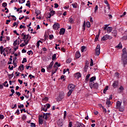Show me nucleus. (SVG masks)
Returning a JSON list of instances; mask_svg holds the SVG:
<instances>
[{"label": "nucleus", "mask_w": 127, "mask_h": 127, "mask_svg": "<svg viewBox=\"0 0 127 127\" xmlns=\"http://www.w3.org/2000/svg\"><path fill=\"white\" fill-rule=\"evenodd\" d=\"M123 53L122 56V60L124 67H126L127 64V48H124L122 50Z\"/></svg>", "instance_id": "f257e3e1"}, {"label": "nucleus", "mask_w": 127, "mask_h": 127, "mask_svg": "<svg viewBox=\"0 0 127 127\" xmlns=\"http://www.w3.org/2000/svg\"><path fill=\"white\" fill-rule=\"evenodd\" d=\"M75 87L76 86L74 84H69L67 87V89L69 90V91L67 93L68 97H70V96H71V94L73 93V91L75 90Z\"/></svg>", "instance_id": "f03ea898"}, {"label": "nucleus", "mask_w": 127, "mask_h": 127, "mask_svg": "<svg viewBox=\"0 0 127 127\" xmlns=\"http://www.w3.org/2000/svg\"><path fill=\"white\" fill-rule=\"evenodd\" d=\"M121 106H122V102L120 101L117 102V107L116 109H119L120 112H124L125 111V107L121 108Z\"/></svg>", "instance_id": "7ed1b4c3"}, {"label": "nucleus", "mask_w": 127, "mask_h": 127, "mask_svg": "<svg viewBox=\"0 0 127 127\" xmlns=\"http://www.w3.org/2000/svg\"><path fill=\"white\" fill-rule=\"evenodd\" d=\"M89 86L91 89H96V90H98L99 88V84H98V83H89Z\"/></svg>", "instance_id": "20e7f679"}, {"label": "nucleus", "mask_w": 127, "mask_h": 127, "mask_svg": "<svg viewBox=\"0 0 127 127\" xmlns=\"http://www.w3.org/2000/svg\"><path fill=\"white\" fill-rule=\"evenodd\" d=\"M95 53L96 55H97V56H99V55H100V53H101V47L100 46V44L97 45V47L95 49Z\"/></svg>", "instance_id": "39448f33"}, {"label": "nucleus", "mask_w": 127, "mask_h": 127, "mask_svg": "<svg viewBox=\"0 0 127 127\" xmlns=\"http://www.w3.org/2000/svg\"><path fill=\"white\" fill-rule=\"evenodd\" d=\"M113 37L109 35H105L102 38L101 40H103V41H105V40H108V39H112Z\"/></svg>", "instance_id": "423d86ee"}, {"label": "nucleus", "mask_w": 127, "mask_h": 127, "mask_svg": "<svg viewBox=\"0 0 127 127\" xmlns=\"http://www.w3.org/2000/svg\"><path fill=\"white\" fill-rule=\"evenodd\" d=\"M53 64H54V62L52 61L48 66H47L48 72H49V73L51 72V69H52V66H53Z\"/></svg>", "instance_id": "0eeeda50"}, {"label": "nucleus", "mask_w": 127, "mask_h": 127, "mask_svg": "<svg viewBox=\"0 0 127 127\" xmlns=\"http://www.w3.org/2000/svg\"><path fill=\"white\" fill-rule=\"evenodd\" d=\"M53 28L55 30H57V29H59V28H60V24L58 23H55L53 26Z\"/></svg>", "instance_id": "6e6552de"}, {"label": "nucleus", "mask_w": 127, "mask_h": 127, "mask_svg": "<svg viewBox=\"0 0 127 127\" xmlns=\"http://www.w3.org/2000/svg\"><path fill=\"white\" fill-rule=\"evenodd\" d=\"M50 108V104H46L44 107H42L43 111L44 112H47V110Z\"/></svg>", "instance_id": "1a4fd4ad"}, {"label": "nucleus", "mask_w": 127, "mask_h": 127, "mask_svg": "<svg viewBox=\"0 0 127 127\" xmlns=\"http://www.w3.org/2000/svg\"><path fill=\"white\" fill-rule=\"evenodd\" d=\"M64 123V121L63 120V119H60L57 122V125L58 127H62L63 126Z\"/></svg>", "instance_id": "9d476101"}, {"label": "nucleus", "mask_w": 127, "mask_h": 127, "mask_svg": "<svg viewBox=\"0 0 127 127\" xmlns=\"http://www.w3.org/2000/svg\"><path fill=\"white\" fill-rule=\"evenodd\" d=\"M119 85V81H114L113 83V88H117Z\"/></svg>", "instance_id": "9b49d317"}, {"label": "nucleus", "mask_w": 127, "mask_h": 127, "mask_svg": "<svg viewBox=\"0 0 127 127\" xmlns=\"http://www.w3.org/2000/svg\"><path fill=\"white\" fill-rule=\"evenodd\" d=\"M60 35H63L65 33V28H62L60 29Z\"/></svg>", "instance_id": "f8f14e48"}, {"label": "nucleus", "mask_w": 127, "mask_h": 127, "mask_svg": "<svg viewBox=\"0 0 127 127\" xmlns=\"http://www.w3.org/2000/svg\"><path fill=\"white\" fill-rule=\"evenodd\" d=\"M81 76L82 75H81V73H80L79 72H77V73H75V74H74V78L79 79V78H81Z\"/></svg>", "instance_id": "ddd939ff"}, {"label": "nucleus", "mask_w": 127, "mask_h": 127, "mask_svg": "<svg viewBox=\"0 0 127 127\" xmlns=\"http://www.w3.org/2000/svg\"><path fill=\"white\" fill-rule=\"evenodd\" d=\"M106 104L108 106V108L111 107V100L109 98L107 99Z\"/></svg>", "instance_id": "4468645a"}, {"label": "nucleus", "mask_w": 127, "mask_h": 127, "mask_svg": "<svg viewBox=\"0 0 127 127\" xmlns=\"http://www.w3.org/2000/svg\"><path fill=\"white\" fill-rule=\"evenodd\" d=\"M107 33H111L113 31V27H108L107 29Z\"/></svg>", "instance_id": "2eb2a0df"}, {"label": "nucleus", "mask_w": 127, "mask_h": 127, "mask_svg": "<svg viewBox=\"0 0 127 127\" xmlns=\"http://www.w3.org/2000/svg\"><path fill=\"white\" fill-rule=\"evenodd\" d=\"M112 34H113V36H115V37H116L117 35L118 34V32L117 31V30H116V29L113 30L112 32Z\"/></svg>", "instance_id": "dca6fc26"}, {"label": "nucleus", "mask_w": 127, "mask_h": 127, "mask_svg": "<svg viewBox=\"0 0 127 127\" xmlns=\"http://www.w3.org/2000/svg\"><path fill=\"white\" fill-rule=\"evenodd\" d=\"M68 21L70 23H74V21H75V20L72 18V17H70L68 18Z\"/></svg>", "instance_id": "f3484780"}, {"label": "nucleus", "mask_w": 127, "mask_h": 127, "mask_svg": "<svg viewBox=\"0 0 127 127\" xmlns=\"http://www.w3.org/2000/svg\"><path fill=\"white\" fill-rule=\"evenodd\" d=\"M94 81H96V76H92L91 77L89 83H93Z\"/></svg>", "instance_id": "a211bd4d"}, {"label": "nucleus", "mask_w": 127, "mask_h": 127, "mask_svg": "<svg viewBox=\"0 0 127 127\" xmlns=\"http://www.w3.org/2000/svg\"><path fill=\"white\" fill-rule=\"evenodd\" d=\"M76 58H80L81 57V54H80V52H76L75 54Z\"/></svg>", "instance_id": "6ab92c4d"}, {"label": "nucleus", "mask_w": 127, "mask_h": 127, "mask_svg": "<svg viewBox=\"0 0 127 127\" xmlns=\"http://www.w3.org/2000/svg\"><path fill=\"white\" fill-rule=\"evenodd\" d=\"M18 69L20 70L21 72H22V71L24 70V66L23 65V64H21L20 66H19Z\"/></svg>", "instance_id": "aec40b11"}, {"label": "nucleus", "mask_w": 127, "mask_h": 127, "mask_svg": "<svg viewBox=\"0 0 127 127\" xmlns=\"http://www.w3.org/2000/svg\"><path fill=\"white\" fill-rule=\"evenodd\" d=\"M39 125H43V119L39 118Z\"/></svg>", "instance_id": "412c9836"}, {"label": "nucleus", "mask_w": 127, "mask_h": 127, "mask_svg": "<svg viewBox=\"0 0 127 127\" xmlns=\"http://www.w3.org/2000/svg\"><path fill=\"white\" fill-rule=\"evenodd\" d=\"M0 52L1 54H2L3 53V52H4V49H3V46H1L0 47Z\"/></svg>", "instance_id": "4be33fe9"}, {"label": "nucleus", "mask_w": 127, "mask_h": 127, "mask_svg": "<svg viewBox=\"0 0 127 127\" xmlns=\"http://www.w3.org/2000/svg\"><path fill=\"white\" fill-rule=\"evenodd\" d=\"M100 36V32H99V34L96 36L94 41L95 42H97L98 41V39H99V37Z\"/></svg>", "instance_id": "5701e85b"}, {"label": "nucleus", "mask_w": 127, "mask_h": 127, "mask_svg": "<svg viewBox=\"0 0 127 127\" xmlns=\"http://www.w3.org/2000/svg\"><path fill=\"white\" fill-rule=\"evenodd\" d=\"M21 36L22 37H23V38H22V39H23V40H25V39H26V35H25V34H24V33H22V34H21Z\"/></svg>", "instance_id": "b1692460"}, {"label": "nucleus", "mask_w": 127, "mask_h": 127, "mask_svg": "<svg viewBox=\"0 0 127 127\" xmlns=\"http://www.w3.org/2000/svg\"><path fill=\"white\" fill-rule=\"evenodd\" d=\"M116 48H118L119 49L122 48V43H120L117 46H116Z\"/></svg>", "instance_id": "393cba45"}, {"label": "nucleus", "mask_w": 127, "mask_h": 127, "mask_svg": "<svg viewBox=\"0 0 127 127\" xmlns=\"http://www.w3.org/2000/svg\"><path fill=\"white\" fill-rule=\"evenodd\" d=\"M107 90H109V86H106V87L104 88L103 90V93L106 94Z\"/></svg>", "instance_id": "a878e982"}, {"label": "nucleus", "mask_w": 127, "mask_h": 127, "mask_svg": "<svg viewBox=\"0 0 127 127\" xmlns=\"http://www.w3.org/2000/svg\"><path fill=\"white\" fill-rule=\"evenodd\" d=\"M104 2L105 4L107 5V6H108L109 9H110V5L109 4V2H108V0H105Z\"/></svg>", "instance_id": "bb28decb"}, {"label": "nucleus", "mask_w": 127, "mask_h": 127, "mask_svg": "<svg viewBox=\"0 0 127 127\" xmlns=\"http://www.w3.org/2000/svg\"><path fill=\"white\" fill-rule=\"evenodd\" d=\"M119 90H120L119 93H123V91H124V87H123V86H121L119 88Z\"/></svg>", "instance_id": "cd10ccee"}, {"label": "nucleus", "mask_w": 127, "mask_h": 127, "mask_svg": "<svg viewBox=\"0 0 127 127\" xmlns=\"http://www.w3.org/2000/svg\"><path fill=\"white\" fill-rule=\"evenodd\" d=\"M90 74H88L86 76V78H85V80L88 81H89V78H90Z\"/></svg>", "instance_id": "c85d7f7f"}, {"label": "nucleus", "mask_w": 127, "mask_h": 127, "mask_svg": "<svg viewBox=\"0 0 127 127\" xmlns=\"http://www.w3.org/2000/svg\"><path fill=\"white\" fill-rule=\"evenodd\" d=\"M9 80H11V79H12V77H13V73H12L11 74H8Z\"/></svg>", "instance_id": "c756f323"}, {"label": "nucleus", "mask_w": 127, "mask_h": 127, "mask_svg": "<svg viewBox=\"0 0 127 127\" xmlns=\"http://www.w3.org/2000/svg\"><path fill=\"white\" fill-rule=\"evenodd\" d=\"M86 24L87 27H88V28H90V27L91 26V23L90 22H87Z\"/></svg>", "instance_id": "7c9ffc66"}, {"label": "nucleus", "mask_w": 127, "mask_h": 127, "mask_svg": "<svg viewBox=\"0 0 127 127\" xmlns=\"http://www.w3.org/2000/svg\"><path fill=\"white\" fill-rule=\"evenodd\" d=\"M47 18H51V13H47Z\"/></svg>", "instance_id": "2f4dec72"}, {"label": "nucleus", "mask_w": 127, "mask_h": 127, "mask_svg": "<svg viewBox=\"0 0 127 127\" xmlns=\"http://www.w3.org/2000/svg\"><path fill=\"white\" fill-rule=\"evenodd\" d=\"M49 13H51V16H53V15L55 14V11H54V10H51V11H50V12H49Z\"/></svg>", "instance_id": "473e14b6"}, {"label": "nucleus", "mask_w": 127, "mask_h": 127, "mask_svg": "<svg viewBox=\"0 0 127 127\" xmlns=\"http://www.w3.org/2000/svg\"><path fill=\"white\" fill-rule=\"evenodd\" d=\"M12 59L9 58V62L7 63L8 65H9V64H12Z\"/></svg>", "instance_id": "72a5a7b5"}, {"label": "nucleus", "mask_w": 127, "mask_h": 127, "mask_svg": "<svg viewBox=\"0 0 127 127\" xmlns=\"http://www.w3.org/2000/svg\"><path fill=\"white\" fill-rule=\"evenodd\" d=\"M26 116L24 114L22 117V120H23V121H25V120H26Z\"/></svg>", "instance_id": "f704fd0d"}, {"label": "nucleus", "mask_w": 127, "mask_h": 127, "mask_svg": "<svg viewBox=\"0 0 127 127\" xmlns=\"http://www.w3.org/2000/svg\"><path fill=\"white\" fill-rule=\"evenodd\" d=\"M86 49V47L83 46L81 47V52H84V51H85V49Z\"/></svg>", "instance_id": "c9c22d12"}, {"label": "nucleus", "mask_w": 127, "mask_h": 127, "mask_svg": "<svg viewBox=\"0 0 127 127\" xmlns=\"http://www.w3.org/2000/svg\"><path fill=\"white\" fill-rule=\"evenodd\" d=\"M59 98L60 99V100H63V98H64V94H63V95L60 94L59 95Z\"/></svg>", "instance_id": "e433bc0d"}, {"label": "nucleus", "mask_w": 127, "mask_h": 127, "mask_svg": "<svg viewBox=\"0 0 127 127\" xmlns=\"http://www.w3.org/2000/svg\"><path fill=\"white\" fill-rule=\"evenodd\" d=\"M56 59V54H55L52 56V60L54 61Z\"/></svg>", "instance_id": "4c0bfd02"}, {"label": "nucleus", "mask_w": 127, "mask_h": 127, "mask_svg": "<svg viewBox=\"0 0 127 127\" xmlns=\"http://www.w3.org/2000/svg\"><path fill=\"white\" fill-rule=\"evenodd\" d=\"M4 50L5 52H6L7 54H8V50H9V49L8 48H4Z\"/></svg>", "instance_id": "58836bf2"}, {"label": "nucleus", "mask_w": 127, "mask_h": 127, "mask_svg": "<svg viewBox=\"0 0 127 127\" xmlns=\"http://www.w3.org/2000/svg\"><path fill=\"white\" fill-rule=\"evenodd\" d=\"M54 66H57L58 67H60V66H61V64H58V62H56Z\"/></svg>", "instance_id": "ea45409f"}, {"label": "nucleus", "mask_w": 127, "mask_h": 127, "mask_svg": "<svg viewBox=\"0 0 127 127\" xmlns=\"http://www.w3.org/2000/svg\"><path fill=\"white\" fill-rule=\"evenodd\" d=\"M54 38V36H53V35H49V39L50 40H52V39H53V38Z\"/></svg>", "instance_id": "a19ab883"}, {"label": "nucleus", "mask_w": 127, "mask_h": 127, "mask_svg": "<svg viewBox=\"0 0 127 127\" xmlns=\"http://www.w3.org/2000/svg\"><path fill=\"white\" fill-rule=\"evenodd\" d=\"M72 5L73 7V8H77V3H74L72 4Z\"/></svg>", "instance_id": "79ce46f5"}, {"label": "nucleus", "mask_w": 127, "mask_h": 127, "mask_svg": "<svg viewBox=\"0 0 127 127\" xmlns=\"http://www.w3.org/2000/svg\"><path fill=\"white\" fill-rule=\"evenodd\" d=\"M24 42L25 45H27L28 44V42H29V40H27V41L26 40H24Z\"/></svg>", "instance_id": "37998d69"}, {"label": "nucleus", "mask_w": 127, "mask_h": 127, "mask_svg": "<svg viewBox=\"0 0 127 127\" xmlns=\"http://www.w3.org/2000/svg\"><path fill=\"white\" fill-rule=\"evenodd\" d=\"M71 61H72V60H71L70 58H69V59H68L66 60V63H67V64H68V63H71Z\"/></svg>", "instance_id": "c03bdc74"}, {"label": "nucleus", "mask_w": 127, "mask_h": 127, "mask_svg": "<svg viewBox=\"0 0 127 127\" xmlns=\"http://www.w3.org/2000/svg\"><path fill=\"white\" fill-rule=\"evenodd\" d=\"M24 107V105L23 104H21L20 105H18V108L19 109H22Z\"/></svg>", "instance_id": "a18cd8bd"}, {"label": "nucleus", "mask_w": 127, "mask_h": 127, "mask_svg": "<svg viewBox=\"0 0 127 127\" xmlns=\"http://www.w3.org/2000/svg\"><path fill=\"white\" fill-rule=\"evenodd\" d=\"M7 3H6V2H3L2 4V6H3V7H5L6 6H7Z\"/></svg>", "instance_id": "49530a36"}, {"label": "nucleus", "mask_w": 127, "mask_h": 127, "mask_svg": "<svg viewBox=\"0 0 127 127\" xmlns=\"http://www.w3.org/2000/svg\"><path fill=\"white\" fill-rule=\"evenodd\" d=\"M30 127H36V125H35V124H34L33 123H31Z\"/></svg>", "instance_id": "de8ad7c7"}, {"label": "nucleus", "mask_w": 127, "mask_h": 127, "mask_svg": "<svg viewBox=\"0 0 127 127\" xmlns=\"http://www.w3.org/2000/svg\"><path fill=\"white\" fill-rule=\"evenodd\" d=\"M39 13H40V10L36 11V16H38V15H39Z\"/></svg>", "instance_id": "09e8293b"}, {"label": "nucleus", "mask_w": 127, "mask_h": 127, "mask_svg": "<svg viewBox=\"0 0 127 127\" xmlns=\"http://www.w3.org/2000/svg\"><path fill=\"white\" fill-rule=\"evenodd\" d=\"M25 62H27V60H26V58H24L22 61V64H23Z\"/></svg>", "instance_id": "8fccbe9b"}, {"label": "nucleus", "mask_w": 127, "mask_h": 127, "mask_svg": "<svg viewBox=\"0 0 127 127\" xmlns=\"http://www.w3.org/2000/svg\"><path fill=\"white\" fill-rule=\"evenodd\" d=\"M45 116H47L48 117H49V116H50V113H44V117L43 118H45Z\"/></svg>", "instance_id": "3c124183"}, {"label": "nucleus", "mask_w": 127, "mask_h": 127, "mask_svg": "<svg viewBox=\"0 0 127 127\" xmlns=\"http://www.w3.org/2000/svg\"><path fill=\"white\" fill-rule=\"evenodd\" d=\"M19 3H24V2H25V0H19Z\"/></svg>", "instance_id": "603ef678"}, {"label": "nucleus", "mask_w": 127, "mask_h": 127, "mask_svg": "<svg viewBox=\"0 0 127 127\" xmlns=\"http://www.w3.org/2000/svg\"><path fill=\"white\" fill-rule=\"evenodd\" d=\"M54 69L53 70H54L55 71H56V72L57 71V70H58V67H57V66L56 65H54Z\"/></svg>", "instance_id": "864d4df0"}, {"label": "nucleus", "mask_w": 127, "mask_h": 127, "mask_svg": "<svg viewBox=\"0 0 127 127\" xmlns=\"http://www.w3.org/2000/svg\"><path fill=\"white\" fill-rule=\"evenodd\" d=\"M93 65H94V62L93 59H91L90 66H93Z\"/></svg>", "instance_id": "5fc2aeb1"}, {"label": "nucleus", "mask_w": 127, "mask_h": 127, "mask_svg": "<svg viewBox=\"0 0 127 127\" xmlns=\"http://www.w3.org/2000/svg\"><path fill=\"white\" fill-rule=\"evenodd\" d=\"M27 53L29 55H30L31 54H33V52H32V51H29Z\"/></svg>", "instance_id": "6e6d98bb"}, {"label": "nucleus", "mask_w": 127, "mask_h": 127, "mask_svg": "<svg viewBox=\"0 0 127 127\" xmlns=\"http://www.w3.org/2000/svg\"><path fill=\"white\" fill-rule=\"evenodd\" d=\"M15 114H17V116H18V115H20V113H19V109H17Z\"/></svg>", "instance_id": "4d7b16f0"}, {"label": "nucleus", "mask_w": 127, "mask_h": 127, "mask_svg": "<svg viewBox=\"0 0 127 127\" xmlns=\"http://www.w3.org/2000/svg\"><path fill=\"white\" fill-rule=\"evenodd\" d=\"M14 46H16L17 45V40H15L13 43Z\"/></svg>", "instance_id": "13d9d810"}, {"label": "nucleus", "mask_w": 127, "mask_h": 127, "mask_svg": "<svg viewBox=\"0 0 127 127\" xmlns=\"http://www.w3.org/2000/svg\"><path fill=\"white\" fill-rule=\"evenodd\" d=\"M122 39H123V40H127V35L123 36Z\"/></svg>", "instance_id": "bf43d9fd"}, {"label": "nucleus", "mask_w": 127, "mask_h": 127, "mask_svg": "<svg viewBox=\"0 0 127 127\" xmlns=\"http://www.w3.org/2000/svg\"><path fill=\"white\" fill-rule=\"evenodd\" d=\"M19 28H20V29H22V28H24V29H25V28H26V27H25V26H23V25H20Z\"/></svg>", "instance_id": "052dcab7"}, {"label": "nucleus", "mask_w": 127, "mask_h": 127, "mask_svg": "<svg viewBox=\"0 0 127 127\" xmlns=\"http://www.w3.org/2000/svg\"><path fill=\"white\" fill-rule=\"evenodd\" d=\"M97 10H98V5H96L95 7L94 12L96 13L97 12Z\"/></svg>", "instance_id": "680f3d73"}, {"label": "nucleus", "mask_w": 127, "mask_h": 127, "mask_svg": "<svg viewBox=\"0 0 127 127\" xmlns=\"http://www.w3.org/2000/svg\"><path fill=\"white\" fill-rule=\"evenodd\" d=\"M54 5H55V8H58V7H59V5H58V3H55L54 4Z\"/></svg>", "instance_id": "e2e57ef3"}, {"label": "nucleus", "mask_w": 127, "mask_h": 127, "mask_svg": "<svg viewBox=\"0 0 127 127\" xmlns=\"http://www.w3.org/2000/svg\"><path fill=\"white\" fill-rule=\"evenodd\" d=\"M20 112L21 114H22V112H24V113H26V110H25V109H20Z\"/></svg>", "instance_id": "0e129e2a"}, {"label": "nucleus", "mask_w": 127, "mask_h": 127, "mask_svg": "<svg viewBox=\"0 0 127 127\" xmlns=\"http://www.w3.org/2000/svg\"><path fill=\"white\" fill-rule=\"evenodd\" d=\"M108 25H105V27H104V30L105 31H106V30H107V29H108Z\"/></svg>", "instance_id": "69168bd1"}, {"label": "nucleus", "mask_w": 127, "mask_h": 127, "mask_svg": "<svg viewBox=\"0 0 127 127\" xmlns=\"http://www.w3.org/2000/svg\"><path fill=\"white\" fill-rule=\"evenodd\" d=\"M127 14V12H124L123 15H120V17H124Z\"/></svg>", "instance_id": "338daca9"}, {"label": "nucleus", "mask_w": 127, "mask_h": 127, "mask_svg": "<svg viewBox=\"0 0 127 127\" xmlns=\"http://www.w3.org/2000/svg\"><path fill=\"white\" fill-rule=\"evenodd\" d=\"M61 80H63L64 81H65V77L64 76V75H62L61 76Z\"/></svg>", "instance_id": "774afa93"}]
</instances>
